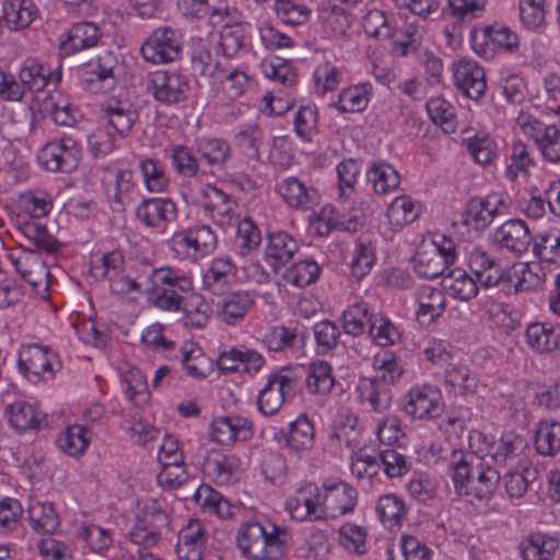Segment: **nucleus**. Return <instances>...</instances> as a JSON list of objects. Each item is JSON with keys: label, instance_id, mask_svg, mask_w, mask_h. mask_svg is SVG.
<instances>
[{"label": "nucleus", "instance_id": "obj_14", "mask_svg": "<svg viewBox=\"0 0 560 560\" xmlns=\"http://www.w3.org/2000/svg\"><path fill=\"white\" fill-rule=\"evenodd\" d=\"M407 415L417 419L436 418L443 410L441 393L433 387L412 388L404 405Z\"/></svg>", "mask_w": 560, "mask_h": 560}, {"label": "nucleus", "instance_id": "obj_38", "mask_svg": "<svg viewBox=\"0 0 560 560\" xmlns=\"http://www.w3.org/2000/svg\"><path fill=\"white\" fill-rule=\"evenodd\" d=\"M234 269L235 267L230 259H214L203 275L205 287L214 294L221 293L228 283V278L233 275Z\"/></svg>", "mask_w": 560, "mask_h": 560}, {"label": "nucleus", "instance_id": "obj_48", "mask_svg": "<svg viewBox=\"0 0 560 560\" xmlns=\"http://www.w3.org/2000/svg\"><path fill=\"white\" fill-rule=\"evenodd\" d=\"M261 243V235L258 228L252 219L244 218L237 224L235 245L238 254L248 255L252 250L257 249Z\"/></svg>", "mask_w": 560, "mask_h": 560}, {"label": "nucleus", "instance_id": "obj_34", "mask_svg": "<svg viewBox=\"0 0 560 560\" xmlns=\"http://www.w3.org/2000/svg\"><path fill=\"white\" fill-rule=\"evenodd\" d=\"M477 281L463 269L450 270L443 278L444 287L450 289L452 294L462 300L469 301L478 294Z\"/></svg>", "mask_w": 560, "mask_h": 560}, {"label": "nucleus", "instance_id": "obj_62", "mask_svg": "<svg viewBox=\"0 0 560 560\" xmlns=\"http://www.w3.org/2000/svg\"><path fill=\"white\" fill-rule=\"evenodd\" d=\"M124 261V256L118 250L104 254L97 260L92 261L91 273L96 279H109V276H115L121 270Z\"/></svg>", "mask_w": 560, "mask_h": 560}, {"label": "nucleus", "instance_id": "obj_54", "mask_svg": "<svg viewBox=\"0 0 560 560\" xmlns=\"http://www.w3.org/2000/svg\"><path fill=\"white\" fill-rule=\"evenodd\" d=\"M313 334L318 353H327L336 348L340 337L339 327L331 320L324 319L313 326Z\"/></svg>", "mask_w": 560, "mask_h": 560}, {"label": "nucleus", "instance_id": "obj_63", "mask_svg": "<svg viewBox=\"0 0 560 560\" xmlns=\"http://www.w3.org/2000/svg\"><path fill=\"white\" fill-rule=\"evenodd\" d=\"M21 202L25 212L33 219L47 215L52 207L51 198L43 191H27L23 194Z\"/></svg>", "mask_w": 560, "mask_h": 560}, {"label": "nucleus", "instance_id": "obj_37", "mask_svg": "<svg viewBox=\"0 0 560 560\" xmlns=\"http://www.w3.org/2000/svg\"><path fill=\"white\" fill-rule=\"evenodd\" d=\"M194 498L197 503L208 508L219 517L230 518L233 516V506L221 493L213 490L210 486L201 485L196 489Z\"/></svg>", "mask_w": 560, "mask_h": 560}, {"label": "nucleus", "instance_id": "obj_41", "mask_svg": "<svg viewBox=\"0 0 560 560\" xmlns=\"http://www.w3.org/2000/svg\"><path fill=\"white\" fill-rule=\"evenodd\" d=\"M448 268L438 252L421 250L415 256L413 269L418 276L425 279H434L444 275Z\"/></svg>", "mask_w": 560, "mask_h": 560}, {"label": "nucleus", "instance_id": "obj_43", "mask_svg": "<svg viewBox=\"0 0 560 560\" xmlns=\"http://www.w3.org/2000/svg\"><path fill=\"white\" fill-rule=\"evenodd\" d=\"M86 432L88 430L83 425L68 427L57 440L58 447L70 456H81L89 445Z\"/></svg>", "mask_w": 560, "mask_h": 560}, {"label": "nucleus", "instance_id": "obj_23", "mask_svg": "<svg viewBox=\"0 0 560 560\" xmlns=\"http://www.w3.org/2000/svg\"><path fill=\"white\" fill-rule=\"evenodd\" d=\"M100 39L98 27L91 22L77 23L70 30L67 40L60 45V54L69 56L72 52L91 48Z\"/></svg>", "mask_w": 560, "mask_h": 560}, {"label": "nucleus", "instance_id": "obj_24", "mask_svg": "<svg viewBox=\"0 0 560 560\" xmlns=\"http://www.w3.org/2000/svg\"><path fill=\"white\" fill-rule=\"evenodd\" d=\"M526 341L539 353L551 352L560 347V326L530 324L526 329Z\"/></svg>", "mask_w": 560, "mask_h": 560}, {"label": "nucleus", "instance_id": "obj_57", "mask_svg": "<svg viewBox=\"0 0 560 560\" xmlns=\"http://www.w3.org/2000/svg\"><path fill=\"white\" fill-rule=\"evenodd\" d=\"M364 32L378 39H389L394 36V28L386 14L380 10H371L363 22Z\"/></svg>", "mask_w": 560, "mask_h": 560}, {"label": "nucleus", "instance_id": "obj_13", "mask_svg": "<svg viewBox=\"0 0 560 560\" xmlns=\"http://www.w3.org/2000/svg\"><path fill=\"white\" fill-rule=\"evenodd\" d=\"M494 245L515 255L525 253L533 242L527 224L521 219H512L499 226L492 235Z\"/></svg>", "mask_w": 560, "mask_h": 560}, {"label": "nucleus", "instance_id": "obj_29", "mask_svg": "<svg viewBox=\"0 0 560 560\" xmlns=\"http://www.w3.org/2000/svg\"><path fill=\"white\" fill-rule=\"evenodd\" d=\"M418 302L417 320L422 326H428L434 322L445 308L442 291L433 288H423L419 293Z\"/></svg>", "mask_w": 560, "mask_h": 560}, {"label": "nucleus", "instance_id": "obj_4", "mask_svg": "<svg viewBox=\"0 0 560 560\" xmlns=\"http://www.w3.org/2000/svg\"><path fill=\"white\" fill-rule=\"evenodd\" d=\"M259 522L244 523L236 536L242 553L253 560H280L288 551L290 535L285 527Z\"/></svg>", "mask_w": 560, "mask_h": 560}, {"label": "nucleus", "instance_id": "obj_56", "mask_svg": "<svg viewBox=\"0 0 560 560\" xmlns=\"http://www.w3.org/2000/svg\"><path fill=\"white\" fill-rule=\"evenodd\" d=\"M388 220L396 225L413 222L418 217V210L413 201L406 196L397 197L387 209Z\"/></svg>", "mask_w": 560, "mask_h": 560}, {"label": "nucleus", "instance_id": "obj_1", "mask_svg": "<svg viewBox=\"0 0 560 560\" xmlns=\"http://www.w3.org/2000/svg\"><path fill=\"white\" fill-rule=\"evenodd\" d=\"M469 268L485 288H498L505 295L529 291L541 283L539 265L514 264L504 270L495 258L482 249L469 255Z\"/></svg>", "mask_w": 560, "mask_h": 560}, {"label": "nucleus", "instance_id": "obj_51", "mask_svg": "<svg viewBox=\"0 0 560 560\" xmlns=\"http://www.w3.org/2000/svg\"><path fill=\"white\" fill-rule=\"evenodd\" d=\"M494 214L486 203V197L472 198L466 208L464 223L472 225L476 230L487 228L494 219Z\"/></svg>", "mask_w": 560, "mask_h": 560}, {"label": "nucleus", "instance_id": "obj_49", "mask_svg": "<svg viewBox=\"0 0 560 560\" xmlns=\"http://www.w3.org/2000/svg\"><path fill=\"white\" fill-rule=\"evenodd\" d=\"M140 171L149 191L162 192L168 186V177L159 161L154 159L141 161Z\"/></svg>", "mask_w": 560, "mask_h": 560}, {"label": "nucleus", "instance_id": "obj_40", "mask_svg": "<svg viewBox=\"0 0 560 560\" xmlns=\"http://www.w3.org/2000/svg\"><path fill=\"white\" fill-rule=\"evenodd\" d=\"M320 273V268L314 259H304L288 268L283 279L295 287L304 288L314 283Z\"/></svg>", "mask_w": 560, "mask_h": 560}, {"label": "nucleus", "instance_id": "obj_64", "mask_svg": "<svg viewBox=\"0 0 560 560\" xmlns=\"http://www.w3.org/2000/svg\"><path fill=\"white\" fill-rule=\"evenodd\" d=\"M534 253L541 260L550 264L560 262V231L550 232L534 244Z\"/></svg>", "mask_w": 560, "mask_h": 560}, {"label": "nucleus", "instance_id": "obj_22", "mask_svg": "<svg viewBox=\"0 0 560 560\" xmlns=\"http://www.w3.org/2000/svg\"><path fill=\"white\" fill-rule=\"evenodd\" d=\"M254 304V296L248 291H237L226 295L217 304L218 316L228 325L243 318Z\"/></svg>", "mask_w": 560, "mask_h": 560}, {"label": "nucleus", "instance_id": "obj_42", "mask_svg": "<svg viewBox=\"0 0 560 560\" xmlns=\"http://www.w3.org/2000/svg\"><path fill=\"white\" fill-rule=\"evenodd\" d=\"M536 470L528 467H516L509 469L504 476V487L510 498H523L527 492L529 483L535 479Z\"/></svg>", "mask_w": 560, "mask_h": 560}, {"label": "nucleus", "instance_id": "obj_46", "mask_svg": "<svg viewBox=\"0 0 560 560\" xmlns=\"http://www.w3.org/2000/svg\"><path fill=\"white\" fill-rule=\"evenodd\" d=\"M185 244L194 248L200 255L211 253L217 245V237L208 225H197L189 228L183 237Z\"/></svg>", "mask_w": 560, "mask_h": 560}, {"label": "nucleus", "instance_id": "obj_36", "mask_svg": "<svg viewBox=\"0 0 560 560\" xmlns=\"http://www.w3.org/2000/svg\"><path fill=\"white\" fill-rule=\"evenodd\" d=\"M369 84H360L343 89L338 96V101L331 104L340 113H360L369 104Z\"/></svg>", "mask_w": 560, "mask_h": 560}, {"label": "nucleus", "instance_id": "obj_10", "mask_svg": "<svg viewBox=\"0 0 560 560\" xmlns=\"http://www.w3.org/2000/svg\"><path fill=\"white\" fill-rule=\"evenodd\" d=\"M323 493L315 483L300 487L293 497L287 500L285 508L293 517L300 521H323Z\"/></svg>", "mask_w": 560, "mask_h": 560}, {"label": "nucleus", "instance_id": "obj_11", "mask_svg": "<svg viewBox=\"0 0 560 560\" xmlns=\"http://www.w3.org/2000/svg\"><path fill=\"white\" fill-rule=\"evenodd\" d=\"M56 355L48 348L27 345L19 352V369L32 382L39 381L45 374L54 375Z\"/></svg>", "mask_w": 560, "mask_h": 560}, {"label": "nucleus", "instance_id": "obj_33", "mask_svg": "<svg viewBox=\"0 0 560 560\" xmlns=\"http://www.w3.org/2000/svg\"><path fill=\"white\" fill-rule=\"evenodd\" d=\"M358 389L362 401H368L372 409L376 412H383L390 406L393 394L389 387L384 386L370 378H363Z\"/></svg>", "mask_w": 560, "mask_h": 560}, {"label": "nucleus", "instance_id": "obj_17", "mask_svg": "<svg viewBox=\"0 0 560 560\" xmlns=\"http://www.w3.org/2000/svg\"><path fill=\"white\" fill-rule=\"evenodd\" d=\"M314 427L305 415L299 416L289 424L288 431L280 430L275 433L273 440L282 446L295 452L312 450L314 445Z\"/></svg>", "mask_w": 560, "mask_h": 560}, {"label": "nucleus", "instance_id": "obj_32", "mask_svg": "<svg viewBox=\"0 0 560 560\" xmlns=\"http://www.w3.org/2000/svg\"><path fill=\"white\" fill-rule=\"evenodd\" d=\"M366 176L376 194H386L397 188L400 183L398 172L390 164L383 161L373 162Z\"/></svg>", "mask_w": 560, "mask_h": 560}, {"label": "nucleus", "instance_id": "obj_55", "mask_svg": "<svg viewBox=\"0 0 560 560\" xmlns=\"http://www.w3.org/2000/svg\"><path fill=\"white\" fill-rule=\"evenodd\" d=\"M427 112L430 119L441 126L444 131L454 130V108L441 97H433L427 103Z\"/></svg>", "mask_w": 560, "mask_h": 560}, {"label": "nucleus", "instance_id": "obj_2", "mask_svg": "<svg viewBox=\"0 0 560 560\" xmlns=\"http://www.w3.org/2000/svg\"><path fill=\"white\" fill-rule=\"evenodd\" d=\"M19 232L24 241L20 244L23 253L12 260L16 271L33 289L46 285L49 272L38 252L56 253L60 243L35 220L21 223Z\"/></svg>", "mask_w": 560, "mask_h": 560}, {"label": "nucleus", "instance_id": "obj_52", "mask_svg": "<svg viewBox=\"0 0 560 560\" xmlns=\"http://www.w3.org/2000/svg\"><path fill=\"white\" fill-rule=\"evenodd\" d=\"M198 152L210 165L223 167L231 154L230 144L218 138L207 139L198 143Z\"/></svg>", "mask_w": 560, "mask_h": 560}, {"label": "nucleus", "instance_id": "obj_6", "mask_svg": "<svg viewBox=\"0 0 560 560\" xmlns=\"http://www.w3.org/2000/svg\"><path fill=\"white\" fill-rule=\"evenodd\" d=\"M298 377L285 368L271 374L257 397L258 410L265 416L277 413L283 402L296 394Z\"/></svg>", "mask_w": 560, "mask_h": 560}, {"label": "nucleus", "instance_id": "obj_28", "mask_svg": "<svg viewBox=\"0 0 560 560\" xmlns=\"http://www.w3.org/2000/svg\"><path fill=\"white\" fill-rule=\"evenodd\" d=\"M10 424L19 432L40 429L46 417L37 412L33 405L15 401L7 407Z\"/></svg>", "mask_w": 560, "mask_h": 560}, {"label": "nucleus", "instance_id": "obj_60", "mask_svg": "<svg viewBox=\"0 0 560 560\" xmlns=\"http://www.w3.org/2000/svg\"><path fill=\"white\" fill-rule=\"evenodd\" d=\"M79 537L83 538L94 551L108 549L113 544L109 530L94 524H82L78 527Z\"/></svg>", "mask_w": 560, "mask_h": 560}, {"label": "nucleus", "instance_id": "obj_31", "mask_svg": "<svg viewBox=\"0 0 560 560\" xmlns=\"http://www.w3.org/2000/svg\"><path fill=\"white\" fill-rule=\"evenodd\" d=\"M535 447L542 456H555L560 451V422L541 420L535 433Z\"/></svg>", "mask_w": 560, "mask_h": 560}, {"label": "nucleus", "instance_id": "obj_58", "mask_svg": "<svg viewBox=\"0 0 560 560\" xmlns=\"http://www.w3.org/2000/svg\"><path fill=\"white\" fill-rule=\"evenodd\" d=\"M298 335L290 328L279 325L271 327L264 336V342L270 351H284L295 346Z\"/></svg>", "mask_w": 560, "mask_h": 560}, {"label": "nucleus", "instance_id": "obj_12", "mask_svg": "<svg viewBox=\"0 0 560 560\" xmlns=\"http://www.w3.org/2000/svg\"><path fill=\"white\" fill-rule=\"evenodd\" d=\"M322 493L324 520L350 513L357 504V490L342 481L324 483Z\"/></svg>", "mask_w": 560, "mask_h": 560}, {"label": "nucleus", "instance_id": "obj_25", "mask_svg": "<svg viewBox=\"0 0 560 560\" xmlns=\"http://www.w3.org/2000/svg\"><path fill=\"white\" fill-rule=\"evenodd\" d=\"M31 527L38 534H54L60 521L54 504L32 501L26 510Z\"/></svg>", "mask_w": 560, "mask_h": 560}, {"label": "nucleus", "instance_id": "obj_61", "mask_svg": "<svg viewBox=\"0 0 560 560\" xmlns=\"http://www.w3.org/2000/svg\"><path fill=\"white\" fill-rule=\"evenodd\" d=\"M262 131L256 125H249L236 135V144L250 160H259V145Z\"/></svg>", "mask_w": 560, "mask_h": 560}, {"label": "nucleus", "instance_id": "obj_50", "mask_svg": "<svg viewBox=\"0 0 560 560\" xmlns=\"http://www.w3.org/2000/svg\"><path fill=\"white\" fill-rule=\"evenodd\" d=\"M376 512L384 525L395 526L405 514L404 502L395 494L382 495L376 505Z\"/></svg>", "mask_w": 560, "mask_h": 560}, {"label": "nucleus", "instance_id": "obj_30", "mask_svg": "<svg viewBox=\"0 0 560 560\" xmlns=\"http://www.w3.org/2000/svg\"><path fill=\"white\" fill-rule=\"evenodd\" d=\"M202 197L206 199L203 209L212 213V217H219L220 223H229L234 214L233 202L231 197L217 188L215 186L208 185L203 191Z\"/></svg>", "mask_w": 560, "mask_h": 560}, {"label": "nucleus", "instance_id": "obj_16", "mask_svg": "<svg viewBox=\"0 0 560 560\" xmlns=\"http://www.w3.org/2000/svg\"><path fill=\"white\" fill-rule=\"evenodd\" d=\"M136 217L149 228H163L177 217L176 203L170 198H148L136 209Z\"/></svg>", "mask_w": 560, "mask_h": 560}, {"label": "nucleus", "instance_id": "obj_5", "mask_svg": "<svg viewBox=\"0 0 560 560\" xmlns=\"http://www.w3.org/2000/svg\"><path fill=\"white\" fill-rule=\"evenodd\" d=\"M151 282L152 290L158 292L154 304L165 311H178L183 300L178 291L191 290V281L188 278L167 267L153 269Z\"/></svg>", "mask_w": 560, "mask_h": 560}, {"label": "nucleus", "instance_id": "obj_15", "mask_svg": "<svg viewBox=\"0 0 560 560\" xmlns=\"http://www.w3.org/2000/svg\"><path fill=\"white\" fill-rule=\"evenodd\" d=\"M454 82L471 100H479L487 90L485 70L471 60L462 59L454 65Z\"/></svg>", "mask_w": 560, "mask_h": 560}, {"label": "nucleus", "instance_id": "obj_19", "mask_svg": "<svg viewBox=\"0 0 560 560\" xmlns=\"http://www.w3.org/2000/svg\"><path fill=\"white\" fill-rule=\"evenodd\" d=\"M207 537L197 520H190L178 534L176 553L180 560H202Z\"/></svg>", "mask_w": 560, "mask_h": 560}, {"label": "nucleus", "instance_id": "obj_47", "mask_svg": "<svg viewBox=\"0 0 560 560\" xmlns=\"http://www.w3.org/2000/svg\"><path fill=\"white\" fill-rule=\"evenodd\" d=\"M19 77L22 88L24 89L25 86L31 91H43L48 84V75L43 65L33 58H28L23 62Z\"/></svg>", "mask_w": 560, "mask_h": 560}, {"label": "nucleus", "instance_id": "obj_39", "mask_svg": "<svg viewBox=\"0 0 560 560\" xmlns=\"http://www.w3.org/2000/svg\"><path fill=\"white\" fill-rule=\"evenodd\" d=\"M547 12V0H520L518 2L521 23L528 30L545 27Z\"/></svg>", "mask_w": 560, "mask_h": 560}, {"label": "nucleus", "instance_id": "obj_45", "mask_svg": "<svg viewBox=\"0 0 560 560\" xmlns=\"http://www.w3.org/2000/svg\"><path fill=\"white\" fill-rule=\"evenodd\" d=\"M335 380L331 376V366L326 361H317L310 365L307 387L312 394L326 395L330 393Z\"/></svg>", "mask_w": 560, "mask_h": 560}, {"label": "nucleus", "instance_id": "obj_18", "mask_svg": "<svg viewBox=\"0 0 560 560\" xmlns=\"http://www.w3.org/2000/svg\"><path fill=\"white\" fill-rule=\"evenodd\" d=\"M103 116L108 126L121 137H126L139 118L138 110L127 101L109 98L102 105Z\"/></svg>", "mask_w": 560, "mask_h": 560}, {"label": "nucleus", "instance_id": "obj_26", "mask_svg": "<svg viewBox=\"0 0 560 560\" xmlns=\"http://www.w3.org/2000/svg\"><path fill=\"white\" fill-rule=\"evenodd\" d=\"M36 14L37 9L31 0H9L2 7L3 21L15 31L27 27Z\"/></svg>", "mask_w": 560, "mask_h": 560}, {"label": "nucleus", "instance_id": "obj_53", "mask_svg": "<svg viewBox=\"0 0 560 560\" xmlns=\"http://www.w3.org/2000/svg\"><path fill=\"white\" fill-rule=\"evenodd\" d=\"M205 452L206 455L202 462L203 471L222 481L229 480L233 469L231 458L223 455L218 450H206Z\"/></svg>", "mask_w": 560, "mask_h": 560}, {"label": "nucleus", "instance_id": "obj_21", "mask_svg": "<svg viewBox=\"0 0 560 560\" xmlns=\"http://www.w3.org/2000/svg\"><path fill=\"white\" fill-rule=\"evenodd\" d=\"M278 191L285 203L292 208H310L318 201L316 189L306 187L296 177H288L278 185Z\"/></svg>", "mask_w": 560, "mask_h": 560}, {"label": "nucleus", "instance_id": "obj_8", "mask_svg": "<svg viewBox=\"0 0 560 560\" xmlns=\"http://www.w3.org/2000/svg\"><path fill=\"white\" fill-rule=\"evenodd\" d=\"M148 91L161 103L178 104L188 98V79L177 71H155L148 79Z\"/></svg>", "mask_w": 560, "mask_h": 560}, {"label": "nucleus", "instance_id": "obj_27", "mask_svg": "<svg viewBox=\"0 0 560 560\" xmlns=\"http://www.w3.org/2000/svg\"><path fill=\"white\" fill-rule=\"evenodd\" d=\"M559 548V540L547 534L536 533L521 544L524 560H550Z\"/></svg>", "mask_w": 560, "mask_h": 560}, {"label": "nucleus", "instance_id": "obj_9", "mask_svg": "<svg viewBox=\"0 0 560 560\" xmlns=\"http://www.w3.org/2000/svg\"><path fill=\"white\" fill-rule=\"evenodd\" d=\"M182 45L177 32L172 27H161L142 44L141 54L147 61L165 63L174 61L180 54Z\"/></svg>", "mask_w": 560, "mask_h": 560}, {"label": "nucleus", "instance_id": "obj_59", "mask_svg": "<svg viewBox=\"0 0 560 560\" xmlns=\"http://www.w3.org/2000/svg\"><path fill=\"white\" fill-rule=\"evenodd\" d=\"M536 144L546 161L552 163L560 161V129L557 126H546Z\"/></svg>", "mask_w": 560, "mask_h": 560}, {"label": "nucleus", "instance_id": "obj_44", "mask_svg": "<svg viewBox=\"0 0 560 560\" xmlns=\"http://www.w3.org/2000/svg\"><path fill=\"white\" fill-rule=\"evenodd\" d=\"M524 438L513 432L503 433L500 442L492 455L494 463L500 466H506L509 460H513L525 448Z\"/></svg>", "mask_w": 560, "mask_h": 560}, {"label": "nucleus", "instance_id": "obj_7", "mask_svg": "<svg viewBox=\"0 0 560 560\" xmlns=\"http://www.w3.org/2000/svg\"><path fill=\"white\" fill-rule=\"evenodd\" d=\"M80 159L81 148L69 137L47 143L38 154L39 164L49 172L70 173L78 168Z\"/></svg>", "mask_w": 560, "mask_h": 560}, {"label": "nucleus", "instance_id": "obj_20", "mask_svg": "<svg viewBox=\"0 0 560 560\" xmlns=\"http://www.w3.org/2000/svg\"><path fill=\"white\" fill-rule=\"evenodd\" d=\"M298 249V242L288 233L279 231L269 234L266 258L270 261L273 272H279L280 268L290 261Z\"/></svg>", "mask_w": 560, "mask_h": 560}, {"label": "nucleus", "instance_id": "obj_3", "mask_svg": "<svg viewBox=\"0 0 560 560\" xmlns=\"http://www.w3.org/2000/svg\"><path fill=\"white\" fill-rule=\"evenodd\" d=\"M450 469L456 493L474 495L480 500L492 495L501 479L498 468L485 464L474 453L453 451Z\"/></svg>", "mask_w": 560, "mask_h": 560}, {"label": "nucleus", "instance_id": "obj_35", "mask_svg": "<svg viewBox=\"0 0 560 560\" xmlns=\"http://www.w3.org/2000/svg\"><path fill=\"white\" fill-rule=\"evenodd\" d=\"M365 303H355L342 313V327L346 334L360 336L365 329L370 330L371 322L374 318Z\"/></svg>", "mask_w": 560, "mask_h": 560}]
</instances>
